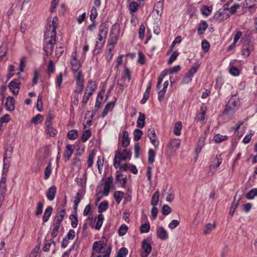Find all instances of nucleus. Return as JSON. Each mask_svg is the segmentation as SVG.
Returning a JSON list of instances; mask_svg holds the SVG:
<instances>
[{"label":"nucleus","instance_id":"obj_54","mask_svg":"<svg viewBox=\"0 0 257 257\" xmlns=\"http://www.w3.org/2000/svg\"><path fill=\"white\" fill-rule=\"evenodd\" d=\"M201 47L204 52H207L209 51L210 47L209 42L206 40H203L201 43Z\"/></svg>","mask_w":257,"mask_h":257},{"label":"nucleus","instance_id":"obj_13","mask_svg":"<svg viewBox=\"0 0 257 257\" xmlns=\"http://www.w3.org/2000/svg\"><path fill=\"white\" fill-rule=\"evenodd\" d=\"M206 111V107L205 106L202 105L200 107V112L197 114L195 120L199 121L202 124L204 123Z\"/></svg>","mask_w":257,"mask_h":257},{"label":"nucleus","instance_id":"obj_26","mask_svg":"<svg viewBox=\"0 0 257 257\" xmlns=\"http://www.w3.org/2000/svg\"><path fill=\"white\" fill-rule=\"evenodd\" d=\"M6 178L2 177L0 180V195H4L6 191Z\"/></svg>","mask_w":257,"mask_h":257},{"label":"nucleus","instance_id":"obj_57","mask_svg":"<svg viewBox=\"0 0 257 257\" xmlns=\"http://www.w3.org/2000/svg\"><path fill=\"white\" fill-rule=\"evenodd\" d=\"M171 211V207L168 205H164L162 207V213L164 215H167Z\"/></svg>","mask_w":257,"mask_h":257},{"label":"nucleus","instance_id":"obj_30","mask_svg":"<svg viewBox=\"0 0 257 257\" xmlns=\"http://www.w3.org/2000/svg\"><path fill=\"white\" fill-rule=\"evenodd\" d=\"M205 139L206 137L204 136L200 137L197 147L196 149V152H200L201 151L202 147L204 145Z\"/></svg>","mask_w":257,"mask_h":257},{"label":"nucleus","instance_id":"obj_9","mask_svg":"<svg viewBox=\"0 0 257 257\" xmlns=\"http://www.w3.org/2000/svg\"><path fill=\"white\" fill-rule=\"evenodd\" d=\"M76 88L74 91L75 93H80L84 88V76L81 72H79L76 75Z\"/></svg>","mask_w":257,"mask_h":257},{"label":"nucleus","instance_id":"obj_27","mask_svg":"<svg viewBox=\"0 0 257 257\" xmlns=\"http://www.w3.org/2000/svg\"><path fill=\"white\" fill-rule=\"evenodd\" d=\"M208 27V25L205 21H202L199 24L197 30L199 35L203 34Z\"/></svg>","mask_w":257,"mask_h":257},{"label":"nucleus","instance_id":"obj_45","mask_svg":"<svg viewBox=\"0 0 257 257\" xmlns=\"http://www.w3.org/2000/svg\"><path fill=\"white\" fill-rule=\"evenodd\" d=\"M98 16V13L95 7L91 8L90 15V19L92 22L95 21V19Z\"/></svg>","mask_w":257,"mask_h":257},{"label":"nucleus","instance_id":"obj_37","mask_svg":"<svg viewBox=\"0 0 257 257\" xmlns=\"http://www.w3.org/2000/svg\"><path fill=\"white\" fill-rule=\"evenodd\" d=\"M212 11V7H208L206 6H203L201 8V12L202 15L205 16H208L211 13Z\"/></svg>","mask_w":257,"mask_h":257},{"label":"nucleus","instance_id":"obj_10","mask_svg":"<svg viewBox=\"0 0 257 257\" xmlns=\"http://www.w3.org/2000/svg\"><path fill=\"white\" fill-rule=\"evenodd\" d=\"M164 2L160 1L158 2L154 6L153 14L156 19H160L163 13Z\"/></svg>","mask_w":257,"mask_h":257},{"label":"nucleus","instance_id":"obj_31","mask_svg":"<svg viewBox=\"0 0 257 257\" xmlns=\"http://www.w3.org/2000/svg\"><path fill=\"white\" fill-rule=\"evenodd\" d=\"M160 193L158 191H156L153 195L151 204L153 206H156L159 201Z\"/></svg>","mask_w":257,"mask_h":257},{"label":"nucleus","instance_id":"obj_52","mask_svg":"<svg viewBox=\"0 0 257 257\" xmlns=\"http://www.w3.org/2000/svg\"><path fill=\"white\" fill-rule=\"evenodd\" d=\"M46 132L51 136L54 137L56 135V131L52 126L51 125H46Z\"/></svg>","mask_w":257,"mask_h":257},{"label":"nucleus","instance_id":"obj_25","mask_svg":"<svg viewBox=\"0 0 257 257\" xmlns=\"http://www.w3.org/2000/svg\"><path fill=\"white\" fill-rule=\"evenodd\" d=\"M83 198V195L79 192H77L75 197V199L74 200V207L73 209L75 211V213H77V208L78 206V204L82 200Z\"/></svg>","mask_w":257,"mask_h":257},{"label":"nucleus","instance_id":"obj_11","mask_svg":"<svg viewBox=\"0 0 257 257\" xmlns=\"http://www.w3.org/2000/svg\"><path fill=\"white\" fill-rule=\"evenodd\" d=\"M113 181V179L112 177H109L105 180L102 192L104 195L107 196L108 195Z\"/></svg>","mask_w":257,"mask_h":257},{"label":"nucleus","instance_id":"obj_44","mask_svg":"<svg viewBox=\"0 0 257 257\" xmlns=\"http://www.w3.org/2000/svg\"><path fill=\"white\" fill-rule=\"evenodd\" d=\"M143 135V132L139 129H136L134 131V140L138 141L141 139Z\"/></svg>","mask_w":257,"mask_h":257},{"label":"nucleus","instance_id":"obj_56","mask_svg":"<svg viewBox=\"0 0 257 257\" xmlns=\"http://www.w3.org/2000/svg\"><path fill=\"white\" fill-rule=\"evenodd\" d=\"M214 161H216L215 164L213 165V167L215 169H217L218 167L220 165L222 162V158H221V154L217 155L216 156V158Z\"/></svg>","mask_w":257,"mask_h":257},{"label":"nucleus","instance_id":"obj_34","mask_svg":"<svg viewBox=\"0 0 257 257\" xmlns=\"http://www.w3.org/2000/svg\"><path fill=\"white\" fill-rule=\"evenodd\" d=\"M9 164L7 163V157H5L4 159V167L2 173V177L6 178L7 174L9 170Z\"/></svg>","mask_w":257,"mask_h":257},{"label":"nucleus","instance_id":"obj_19","mask_svg":"<svg viewBox=\"0 0 257 257\" xmlns=\"http://www.w3.org/2000/svg\"><path fill=\"white\" fill-rule=\"evenodd\" d=\"M87 181V173L85 172L83 176L80 178H76L75 182L77 185L82 187H85Z\"/></svg>","mask_w":257,"mask_h":257},{"label":"nucleus","instance_id":"obj_39","mask_svg":"<svg viewBox=\"0 0 257 257\" xmlns=\"http://www.w3.org/2000/svg\"><path fill=\"white\" fill-rule=\"evenodd\" d=\"M148 162L152 164L155 161L156 153L153 150L150 149L148 152Z\"/></svg>","mask_w":257,"mask_h":257},{"label":"nucleus","instance_id":"obj_50","mask_svg":"<svg viewBox=\"0 0 257 257\" xmlns=\"http://www.w3.org/2000/svg\"><path fill=\"white\" fill-rule=\"evenodd\" d=\"M128 230V227L125 224H122L118 229V234L119 236H123L126 234Z\"/></svg>","mask_w":257,"mask_h":257},{"label":"nucleus","instance_id":"obj_61","mask_svg":"<svg viewBox=\"0 0 257 257\" xmlns=\"http://www.w3.org/2000/svg\"><path fill=\"white\" fill-rule=\"evenodd\" d=\"M64 52V48L62 46H57L56 48L55 56L57 58H59Z\"/></svg>","mask_w":257,"mask_h":257},{"label":"nucleus","instance_id":"obj_36","mask_svg":"<svg viewBox=\"0 0 257 257\" xmlns=\"http://www.w3.org/2000/svg\"><path fill=\"white\" fill-rule=\"evenodd\" d=\"M108 207L107 201H104L100 203L98 207V211L99 213L105 211Z\"/></svg>","mask_w":257,"mask_h":257},{"label":"nucleus","instance_id":"obj_51","mask_svg":"<svg viewBox=\"0 0 257 257\" xmlns=\"http://www.w3.org/2000/svg\"><path fill=\"white\" fill-rule=\"evenodd\" d=\"M257 194V189H253L246 194V198L248 199H252Z\"/></svg>","mask_w":257,"mask_h":257},{"label":"nucleus","instance_id":"obj_42","mask_svg":"<svg viewBox=\"0 0 257 257\" xmlns=\"http://www.w3.org/2000/svg\"><path fill=\"white\" fill-rule=\"evenodd\" d=\"M232 63V62H231L229 64V73L233 76H238L239 74V71L237 68L233 66Z\"/></svg>","mask_w":257,"mask_h":257},{"label":"nucleus","instance_id":"obj_3","mask_svg":"<svg viewBox=\"0 0 257 257\" xmlns=\"http://www.w3.org/2000/svg\"><path fill=\"white\" fill-rule=\"evenodd\" d=\"M132 154L130 151L124 149L122 153L117 151L115 152L114 158L113 160V166L117 169L120 164L121 161H125L127 159H131Z\"/></svg>","mask_w":257,"mask_h":257},{"label":"nucleus","instance_id":"obj_48","mask_svg":"<svg viewBox=\"0 0 257 257\" xmlns=\"http://www.w3.org/2000/svg\"><path fill=\"white\" fill-rule=\"evenodd\" d=\"M139 5L137 3L133 2L130 3L129 5V10L131 13H135L138 9Z\"/></svg>","mask_w":257,"mask_h":257},{"label":"nucleus","instance_id":"obj_32","mask_svg":"<svg viewBox=\"0 0 257 257\" xmlns=\"http://www.w3.org/2000/svg\"><path fill=\"white\" fill-rule=\"evenodd\" d=\"M103 220V215L102 214H99L97 216V220L94 227L95 229L99 230L101 228Z\"/></svg>","mask_w":257,"mask_h":257},{"label":"nucleus","instance_id":"obj_55","mask_svg":"<svg viewBox=\"0 0 257 257\" xmlns=\"http://www.w3.org/2000/svg\"><path fill=\"white\" fill-rule=\"evenodd\" d=\"M250 48L249 46L244 45L242 49V54L245 57L248 56L250 53Z\"/></svg>","mask_w":257,"mask_h":257},{"label":"nucleus","instance_id":"obj_15","mask_svg":"<svg viewBox=\"0 0 257 257\" xmlns=\"http://www.w3.org/2000/svg\"><path fill=\"white\" fill-rule=\"evenodd\" d=\"M181 141L179 139H172L169 145V148L173 153H175L180 146Z\"/></svg>","mask_w":257,"mask_h":257},{"label":"nucleus","instance_id":"obj_62","mask_svg":"<svg viewBox=\"0 0 257 257\" xmlns=\"http://www.w3.org/2000/svg\"><path fill=\"white\" fill-rule=\"evenodd\" d=\"M91 136V132L89 131H85L82 136V141L83 142L87 141Z\"/></svg>","mask_w":257,"mask_h":257},{"label":"nucleus","instance_id":"obj_24","mask_svg":"<svg viewBox=\"0 0 257 257\" xmlns=\"http://www.w3.org/2000/svg\"><path fill=\"white\" fill-rule=\"evenodd\" d=\"M145 115L141 112H139V116L138 118L137 122V125L138 127L143 128L145 124Z\"/></svg>","mask_w":257,"mask_h":257},{"label":"nucleus","instance_id":"obj_64","mask_svg":"<svg viewBox=\"0 0 257 257\" xmlns=\"http://www.w3.org/2000/svg\"><path fill=\"white\" fill-rule=\"evenodd\" d=\"M128 252L127 249L125 247H121L118 251L117 255L122 257H125Z\"/></svg>","mask_w":257,"mask_h":257},{"label":"nucleus","instance_id":"obj_6","mask_svg":"<svg viewBox=\"0 0 257 257\" xmlns=\"http://www.w3.org/2000/svg\"><path fill=\"white\" fill-rule=\"evenodd\" d=\"M119 26L118 24H115L112 26L108 40V47H114V45L116 44L117 36L119 34Z\"/></svg>","mask_w":257,"mask_h":257},{"label":"nucleus","instance_id":"obj_59","mask_svg":"<svg viewBox=\"0 0 257 257\" xmlns=\"http://www.w3.org/2000/svg\"><path fill=\"white\" fill-rule=\"evenodd\" d=\"M138 62L141 64L143 65L145 63L146 58L145 55L142 52H139L138 53Z\"/></svg>","mask_w":257,"mask_h":257},{"label":"nucleus","instance_id":"obj_63","mask_svg":"<svg viewBox=\"0 0 257 257\" xmlns=\"http://www.w3.org/2000/svg\"><path fill=\"white\" fill-rule=\"evenodd\" d=\"M43 120V117L41 114H37L32 119V122L35 124H38L41 122Z\"/></svg>","mask_w":257,"mask_h":257},{"label":"nucleus","instance_id":"obj_46","mask_svg":"<svg viewBox=\"0 0 257 257\" xmlns=\"http://www.w3.org/2000/svg\"><path fill=\"white\" fill-rule=\"evenodd\" d=\"M215 227V223H208L206 225L205 229L203 231V232L204 234H207L209 233Z\"/></svg>","mask_w":257,"mask_h":257},{"label":"nucleus","instance_id":"obj_1","mask_svg":"<svg viewBox=\"0 0 257 257\" xmlns=\"http://www.w3.org/2000/svg\"><path fill=\"white\" fill-rule=\"evenodd\" d=\"M58 18L55 17L49 22L44 33V50L47 56L52 54L56 44V29L58 27Z\"/></svg>","mask_w":257,"mask_h":257},{"label":"nucleus","instance_id":"obj_38","mask_svg":"<svg viewBox=\"0 0 257 257\" xmlns=\"http://www.w3.org/2000/svg\"><path fill=\"white\" fill-rule=\"evenodd\" d=\"M114 49V47L111 46L108 47V50L106 52V59L107 62H110L112 58L113 53L112 51Z\"/></svg>","mask_w":257,"mask_h":257},{"label":"nucleus","instance_id":"obj_49","mask_svg":"<svg viewBox=\"0 0 257 257\" xmlns=\"http://www.w3.org/2000/svg\"><path fill=\"white\" fill-rule=\"evenodd\" d=\"M43 204L41 202H39L37 203V206L36 208V210L35 212V215L36 216H39L43 212Z\"/></svg>","mask_w":257,"mask_h":257},{"label":"nucleus","instance_id":"obj_20","mask_svg":"<svg viewBox=\"0 0 257 257\" xmlns=\"http://www.w3.org/2000/svg\"><path fill=\"white\" fill-rule=\"evenodd\" d=\"M6 107L8 110L13 111L15 108V100L12 96H9L7 98L6 102Z\"/></svg>","mask_w":257,"mask_h":257},{"label":"nucleus","instance_id":"obj_14","mask_svg":"<svg viewBox=\"0 0 257 257\" xmlns=\"http://www.w3.org/2000/svg\"><path fill=\"white\" fill-rule=\"evenodd\" d=\"M142 248L146 254L145 256H148L152 251V246L147 239H144L142 242Z\"/></svg>","mask_w":257,"mask_h":257},{"label":"nucleus","instance_id":"obj_5","mask_svg":"<svg viewBox=\"0 0 257 257\" xmlns=\"http://www.w3.org/2000/svg\"><path fill=\"white\" fill-rule=\"evenodd\" d=\"M96 88V86L95 84L93 83L92 81H88L82 100L83 104H85L87 103L90 97L92 95Z\"/></svg>","mask_w":257,"mask_h":257},{"label":"nucleus","instance_id":"obj_21","mask_svg":"<svg viewBox=\"0 0 257 257\" xmlns=\"http://www.w3.org/2000/svg\"><path fill=\"white\" fill-rule=\"evenodd\" d=\"M53 211V208L51 206H48L44 211L42 218L43 222H46L51 216Z\"/></svg>","mask_w":257,"mask_h":257},{"label":"nucleus","instance_id":"obj_29","mask_svg":"<svg viewBox=\"0 0 257 257\" xmlns=\"http://www.w3.org/2000/svg\"><path fill=\"white\" fill-rule=\"evenodd\" d=\"M182 125L181 121L177 122L174 125V134L176 136H180L181 135V131L182 130Z\"/></svg>","mask_w":257,"mask_h":257},{"label":"nucleus","instance_id":"obj_33","mask_svg":"<svg viewBox=\"0 0 257 257\" xmlns=\"http://www.w3.org/2000/svg\"><path fill=\"white\" fill-rule=\"evenodd\" d=\"M104 93V91L102 90L98 94L95 105V106L96 107L99 108L100 106L101 102L102 100Z\"/></svg>","mask_w":257,"mask_h":257},{"label":"nucleus","instance_id":"obj_58","mask_svg":"<svg viewBox=\"0 0 257 257\" xmlns=\"http://www.w3.org/2000/svg\"><path fill=\"white\" fill-rule=\"evenodd\" d=\"M178 55L179 53L177 51H174L168 60V63L169 64H172L177 59Z\"/></svg>","mask_w":257,"mask_h":257},{"label":"nucleus","instance_id":"obj_23","mask_svg":"<svg viewBox=\"0 0 257 257\" xmlns=\"http://www.w3.org/2000/svg\"><path fill=\"white\" fill-rule=\"evenodd\" d=\"M130 143V140L128 137V133L127 131L123 132V136L121 141V146L123 148L127 147Z\"/></svg>","mask_w":257,"mask_h":257},{"label":"nucleus","instance_id":"obj_17","mask_svg":"<svg viewBox=\"0 0 257 257\" xmlns=\"http://www.w3.org/2000/svg\"><path fill=\"white\" fill-rule=\"evenodd\" d=\"M57 189L55 186H52L47 190L46 195L48 200L52 201L54 199Z\"/></svg>","mask_w":257,"mask_h":257},{"label":"nucleus","instance_id":"obj_22","mask_svg":"<svg viewBox=\"0 0 257 257\" xmlns=\"http://www.w3.org/2000/svg\"><path fill=\"white\" fill-rule=\"evenodd\" d=\"M108 24L106 22L102 23L99 27V34L107 36Z\"/></svg>","mask_w":257,"mask_h":257},{"label":"nucleus","instance_id":"obj_8","mask_svg":"<svg viewBox=\"0 0 257 257\" xmlns=\"http://www.w3.org/2000/svg\"><path fill=\"white\" fill-rule=\"evenodd\" d=\"M199 67V64H195L194 66H193L184 76L182 83L185 84L189 83L192 81L194 75L197 71Z\"/></svg>","mask_w":257,"mask_h":257},{"label":"nucleus","instance_id":"obj_43","mask_svg":"<svg viewBox=\"0 0 257 257\" xmlns=\"http://www.w3.org/2000/svg\"><path fill=\"white\" fill-rule=\"evenodd\" d=\"M150 229V225L149 223L143 224L140 226V232L141 233H148Z\"/></svg>","mask_w":257,"mask_h":257},{"label":"nucleus","instance_id":"obj_53","mask_svg":"<svg viewBox=\"0 0 257 257\" xmlns=\"http://www.w3.org/2000/svg\"><path fill=\"white\" fill-rule=\"evenodd\" d=\"M70 219L71 220V225L73 227L76 228L78 224V219L76 214H71L70 216Z\"/></svg>","mask_w":257,"mask_h":257},{"label":"nucleus","instance_id":"obj_12","mask_svg":"<svg viewBox=\"0 0 257 257\" xmlns=\"http://www.w3.org/2000/svg\"><path fill=\"white\" fill-rule=\"evenodd\" d=\"M156 234L158 237L163 240H166L169 237L167 230L162 226L157 228Z\"/></svg>","mask_w":257,"mask_h":257},{"label":"nucleus","instance_id":"obj_4","mask_svg":"<svg viewBox=\"0 0 257 257\" xmlns=\"http://www.w3.org/2000/svg\"><path fill=\"white\" fill-rule=\"evenodd\" d=\"M93 252L92 255H94V253H98L99 254L97 257H101L102 254H103L102 257H109L111 252V247H108L107 249H104L103 244L100 241H96L93 244L92 247Z\"/></svg>","mask_w":257,"mask_h":257},{"label":"nucleus","instance_id":"obj_7","mask_svg":"<svg viewBox=\"0 0 257 257\" xmlns=\"http://www.w3.org/2000/svg\"><path fill=\"white\" fill-rule=\"evenodd\" d=\"M77 57L76 52H73L70 59V63L71 64L72 71L74 73L76 74V75L78 74L79 72H81L80 71L81 65L79 61L77 59Z\"/></svg>","mask_w":257,"mask_h":257},{"label":"nucleus","instance_id":"obj_18","mask_svg":"<svg viewBox=\"0 0 257 257\" xmlns=\"http://www.w3.org/2000/svg\"><path fill=\"white\" fill-rule=\"evenodd\" d=\"M19 85L20 83H18L14 80L11 81L9 85V88L14 94L17 95L18 94L19 90Z\"/></svg>","mask_w":257,"mask_h":257},{"label":"nucleus","instance_id":"obj_2","mask_svg":"<svg viewBox=\"0 0 257 257\" xmlns=\"http://www.w3.org/2000/svg\"><path fill=\"white\" fill-rule=\"evenodd\" d=\"M239 106V100L236 95H232L225 106L222 116L225 120L232 118L233 114L238 110Z\"/></svg>","mask_w":257,"mask_h":257},{"label":"nucleus","instance_id":"obj_41","mask_svg":"<svg viewBox=\"0 0 257 257\" xmlns=\"http://www.w3.org/2000/svg\"><path fill=\"white\" fill-rule=\"evenodd\" d=\"M67 137L70 140H75L78 137V132L76 130L69 131L67 134Z\"/></svg>","mask_w":257,"mask_h":257},{"label":"nucleus","instance_id":"obj_40","mask_svg":"<svg viewBox=\"0 0 257 257\" xmlns=\"http://www.w3.org/2000/svg\"><path fill=\"white\" fill-rule=\"evenodd\" d=\"M227 138V136H223L220 135V134H217L214 137L213 140L215 143H219L224 140H226Z\"/></svg>","mask_w":257,"mask_h":257},{"label":"nucleus","instance_id":"obj_28","mask_svg":"<svg viewBox=\"0 0 257 257\" xmlns=\"http://www.w3.org/2000/svg\"><path fill=\"white\" fill-rule=\"evenodd\" d=\"M123 196L124 193L122 191H117L114 193L113 197L118 204L120 203Z\"/></svg>","mask_w":257,"mask_h":257},{"label":"nucleus","instance_id":"obj_16","mask_svg":"<svg viewBox=\"0 0 257 257\" xmlns=\"http://www.w3.org/2000/svg\"><path fill=\"white\" fill-rule=\"evenodd\" d=\"M65 215V209H62L61 211H59L55 216L54 224L60 226L62 220H63Z\"/></svg>","mask_w":257,"mask_h":257},{"label":"nucleus","instance_id":"obj_47","mask_svg":"<svg viewBox=\"0 0 257 257\" xmlns=\"http://www.w3.org/2000/svg\"><path fill=\"white\" fill-rule=\"evenodd\" d=\"M52 166L51 163H49L45 169L44 171V178L48 179L51 173Z\"/></svg>","mask_w":257,"mask_h":257},{"label":"nucleus","instance_id":"obj_60","mask_svg":"<svg viewBox=\"0 0 257 257\" xmlns=\"http://www.w3.org/2000/svg\"><path fill=\"white\" fill-rule=\"evenodd\" d=\"M94 158V154L93 152H92L91 153L89 154L88 158V160H87L88 168L92 167V166L93 165Z\"/></svg>","mask_w":257,"mask_h":257},{"label":"nucleus","instance_id":"obj_35","mask_svg":"<svg viewBox=\"0 0 257 257\" xmlns=\"http://www.w3.org/2000/svg\"><path fill=\"white\" fill-rule=\"evenodd\" d=\"M236 196L234 197V201H233L232 205L230 207V209L229 212V214L232 215L235 211V209L237 208L238 205V202L240 199L239 197L237 201H235Z\"/></svg>","mask_w":257,"mask_h":257}]
</instances>
